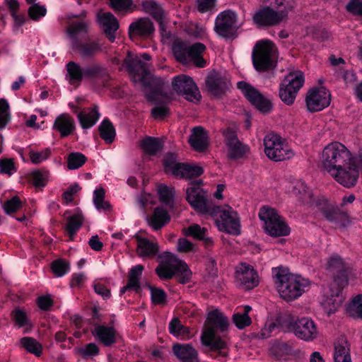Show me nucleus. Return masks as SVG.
I'll return each instance as SVG.
<instances>
[{
	"label": "nucleus",
	"mask_w": 362,
	"mask_h": 362,
	"mask_svg": "<svg viewBox=\"0 0 362 362\" xmlns=\"http://www.w3.org/2000/svg\"><path fill=\"white\" fill-rule=\"evenodd\" d=\"M321 165L325 171L344 187L349 188L356 185L358 173L355 159L341 143L332 142L324 148Z\"/></svg>",
	"instance_id": "nucleus-1"
},
{
	"label": "nucleus",
	"mask_w": 362,
	"mask_h": 362,
	"mask_svg": "<svg viewBox=\"0 0 362 362\" xmlns=\"http://www.w3.org/2000/svg\"><path fill=\"white\" fill-rule=\"evenodd\" d=\"M328 269L337 273V276L331 285L330 297H327L323 302V306L327 313L329 315L334 313L343 301L341 292L343 288L348 284V269L349 267L339 256L332 257L327 263Z\"/></svg>",
	"instance_id": "nucleus-2"
},
{
	"label": "nucleus",
	"mask_w": 362,
	"mask_h": 362,
	"mask_svg": "<svg viewBox=\"0 0 362 362\" xmlns=\"http://www.w3.org/2000/svg\"><path fill=\"white\" fill-rule=\"evenodd\" d=\"M207 322L202 335V344L209 346L212 351H217L220 356L226 357L228 354L226 341L216 334V329L224 332L228 329V321L226 317L218 310H213L207 314Z\"/></svg>",
	"instance_id": "nucleus-3"
},
{
	"label": "nucleus",
	"mask_w": 362,
	"mask_h": 362,
	"mask_svg": "<svg viewBox=\"0 0 362 362\" xmlns=\"http://www.w3.org/2000/svg\"><path fill=\"white\" fill-rule=\"evenodd\" d=\"M276 286L280 297L286 301L298 298L310 285V281L300 275L291 273L288 269L278 267L274 269Z\"/></svg>",
	"instance_id": "nucleus-4"
},
{
	"label": "nucleus",
	"mask_w": 362,
	"mask_h": 362,
	"mask_svg": "<svg viewBox=\"0 0 362 362\" xmlns=\"http://www.w3.org/2000/svg\"><path fill=\"white\" fill-rule=\"evenodd\" d=\"M158 266L156 273L163 280L170 279L177 274L180 283L185 284L190 281L192 272L187 264L180 259L175 254L165 251L158 255Z\"/></svg>",
	"instance_id": "nucleus-5"
},
{
	"label": "nucleus",
	"mask_w": 362,
	"mask_h": 362,
	"mask_svg": "<svg viewBox=\"0 0 362 362\" xmlns=\"http://www.w3.org/2000/svg\"><path fill=\"white\" fill-rule=\"evenodd\" d=\"M277 9L265 6L255 12L252 19L258 27H272L281 23L287 18L293 9L292 2L287 0H276Z\"/></svg>",
	"instance_id": "nucleus-6"
},
{
	"label": "nucleus",
	"mask_w": 362,
	"mask_h": 362,
	"mask_svg": "<svg viewBox=\"0 0 362 362\" xmlns=\"http://www.w3.org/2000/svg\"><path fill=\"white\" fill-rule=\"evenodd\" d=\"M277 49L269 40L256 42L252 52V64L257 71H267L275 66Z\"/></svg>",
	"instance_id": "nucleus-7"
},
{
	"label": "nucleus",
	"mask_w": 362,
	"mask_h": 362,
	"mask_svg": "<svg viewBox=\"0 0 362 362\" xmlns=\"http://www.w3.org/2000/svg\"><path fill=\"white\" fill-rule=\"evenodd\" d=\"M207 214L215 218V223L219 230L234 235L240 234V218L237 212L230 206H213Z\"/></svg>",
	"instance_id": "nucleus-8"
},
{
	"label": "nucleus",
	"mask_w": 362,
	"mask_h": 362,
	"mask_svg": "<svg viewBox=\"0 0 362 362\" xmlns=\"http://www.w3.org/2000/svg\"><path fill=\"white\" fill-rule=\"evenodd\" d=\"M259 219L264 222L265 232L272 237L286 236L290 233V228L276 209L263 206L259 212Z\"/></svg>",
	"instance_id": "nucleus-9"
},
{
	"label": "nucleus",
	"mask_w": 362,
	"mask_h": 362,
	"mask_svg": "<svg viewBox=\"0 0 362 362\" xmlns=\"http://www.w3.org/2000/svg\"><path fill=\"white\" fill-rule=\"evenodd\" d=\"M264 146L266 156L274 161L290 159L294 155L286 141L275 133H269L265 136Z\"/></svg>",
	"instance_id": "nucleus-10"
},
{
	"label": "nucleus",
	"mask_w": 362,
	"mask_h": 362,
	"mask_svg": "<svg viewBox=\"0 0 362 362\" xmlns=\"http://www.w3.org/2000/svg\"><path fill=\"white\" fill-rule=\"evenodd\" d=\"M163 163L165 172L177 178L191 179L203 173L200 166L177 163L176 156L172 153L165 156Z\"/></svg>",
	"instance_id": "nucleus-11"
},
{
	"label": "nucleus",
	"mask_w": 362,
	"mask_h": 362,
	"mask_svg": "<svg viewBox=\"0 0 362 362\" xmlns=\"http://www.w3.org/2000/svg\"><path fill=\"white\" fill-rule=\"evenodd\" d=\"M304 82V76L301 71L290 73L287 75L280 85L279 97L281 100L288 105H292Z\"/></svg>",
	"instance_id": "nucleus-12"
},
{
	"label": "nucleus",
	"mask_w": 362,
	"mask_h": 362,
	"mask_svg": "<svg viewBox=\"0 0 362 362\" xmlns=\"http://www.w3.org/2000/svg\"><path fill=\"white\" fill-rule=\"evenodd\" d=\"M151 57L147 53L140 56L131 52L128 53L124 59V64L131 76L132 81L134 83H143L145 76L148 74V64L144 61H150Z\"/></svg>",
	"instance_id": "nucleus-13"
},
{
	"label": "nucleus",
	"mask_w": 362,
	"mask_h": 362,
	"mask_svg": "<svg viewBox=\"0 0 362 362\" xmlns=\"http://www.w3.org/2000/svg\"><path fill=\"white\" fill-rule=\"evenodd\" d=\"M238 28V15L232 10L221 12L215 19L214 30L223 38L235 37Z\"/></svg>",
	"instance_id": "nucleus-14"
},
{
	"label": "nucleus",
	"mask_w": 362,
	"mask_h": 362,
	"mask_svg": "<svg viewBox=\"0 0 362 362\" xmlns=\"http://www.w3.org/2000/svg\"><path fill=\"white\" fill-rule=\"evenodd\" d=\"M223 141L227 148V155L230 159H239L250 152V147L240 141L236 130L227 127L222 130Z\"/></svg>",
	"instance_id": "nucleus-15"
},
{
	"label": "nucleus",
	"mask_w": 362,
	"mask_h": 362,
	"mask_svg": "<svg viewBox=\"0 0 362 362\" xmlns=\"http://www.w3.org/2000/svg\"><path fill=\"white\" fill-rule=\"evenodd\" d=\"M173 89L178 94L185 96L189 101H199L201 95L193 79L187 75H178L172 80Z\"/></svg>",
	"instance_id": "nucleus-16"
},
{
	"label": "nucleus",
	"mask_w": 362,
	"mask_h": 362,
	"mask_svg": "<svg viewBox=\"0 0 362 362\" xmlns=\"http://www.w3.org/2000/svg\"><path fill=\"white\" fill-rule=\"evenodd\" d=\"M186 194L187 202L198 213L207 214L213 206L212 204L207 200L205 192L197 184H192L189 187Z\"/></svg>",
	"instance_id": "nucleus-17"
},
{
	"label": "nucleus",
	"mask_w": 362,
	"mask_h": 362,
	"mask_svg": "<svg viewBox=\"0 0 362 362\" xmlns=\"http://www.w3.org/2000/svg\"><path fill=\"white\" fill-rule=\"evenodd\" d=\"M291 329L296 337L305 341H313L319 336L317 325L308 317L297 319L292 325Z\"/></svg>",
	"instance_id": "nucleus-18"
},
{
	"label": "nucleus",
	"mask_w": 362,
	"mask_h": 362,
	"mask_svg": "<svg viewBox=\"0 0 362 362\" xmlns=\"http://www.w3.org/2000/svg\"><path fill=\"white\" fill-rule=\"evenodd\" d=\"M235 280L244 289H252L259 284L257 272L245 262H241L235 267Z\"/></svg>",
	"instance_id": "nucleus-19"
},
{
	"label": "nucleus",
	"mask_w": 362,
	"mask_h": 362,
	"mask_svg": "<svg viewBox=\"0 0 362 362\" xmlns=\"http://www.w3.org/2000/svg\"><path fill=\"white\" fill-rule=\"evenodd\" d=\"M318 208L323 216L337 227H344L349 223L347 214L325 199L320 201Z\"/></svg>",
	"instance_id": "nucleus-20"
},
{
	"label": "nucleus",
	"mask_w": 362,
	"mask_h": 362,
	"mask_svg": "<svg viewBox=\"0 0 362 362\" xmlns=\"http://www.w3.org/2000/svg\"><path fill=\"white\" fill-rule=\"evenodd\" d=\"M330 102V93L323 87L310 90L305 98L307 108L312 112L322 110L329 105Z\"/></svg>",
	"instance_id": "nucleus-21"
},
{
	"label": "nucleus",
	"mask_w": 362,
	"mask_h": 362,
	"mask_svg": "<svg viewBox=\"0 0 362 362\" xmlns=\"http://www.w3.org/2000/svg\"><path fill=\"white\" fill-rule=\"evenodd\" d=\"M238 88L242 90L247 99L259 111L268 112L272 110L271 101L264 98L257 90L244 81L238 83Z\"/></svg>",
	"instance_id": "nucleus-22"
},
{
	"label": "nucleus",
	"mask_w": 362,
	"mask_h": 362,
	"mask_svg": "<svg viewBox=\"0 0 362 362\" xmlns=\"http://www.w3.org/2000/svg\"><path fill=\"white\" fill-rule=\"evenodd\" d=\"M153 31V24L148 18H139L132 22L129 27V35L132 39L137 37L147 38Z\"/></svg>",
	"instance_id": "nucleus-23"
},
{
	"label": "nucleus",
	"mask_w": 362,
	"mask_h": 362,
	"mask_svg": "<svg viewBox=\"0 0 362 362\" xmlns=\"http://www.w3.org/2000/svg\"><path fill=\"white\" fill-rule=\"evenodd\" d=\"M229 82L219 73L211 72L206 78V86L209 93L215 96L223 95L229 88Z\"/></svg>",
	"instance_id": "nucleus-24"
},
{
	"label": "nucleus",
	"mask_w": 362,
	"mask_h": 362,
	"mask_svg": "<svg viewBox=\"0 0 362 362\" xmlns=\"http://www.w3.org/2000/svg\"><path fill=\"white\" fill-rule=\"evenodd\" d=\"M98 21L110 42L115 40V32L119 28L117 18L110 12H100L97 15Z\"/></svg>",
	"instance_id": "nucleus-25"
},
{
	"label": "nucleus",
	"mask_w": 362,
	"mask_h": 362,
	"mask_svg": "<svg viewBox=\"0 0 362 362\" xmlns=\"http://www.w3.org/2000/svg\"><path fill=\"white\" fill-rule=\"evenodd\" d=\"M52 128L59 133L61 137H66L76 129L74 119L69 114H61L55 119Z\"/></svg>",
	"instance_id": "nucleus-26"
},
{
	"label": "nucleus",
	"mask_w": 362,
	"mask_h": 362,
	"mask_svg": "<svg viewBox=\"0 0 362 362\" xmlns=\"http://www.w3.org/2000/svg\"><path fill=\"white\" fill-rule=\"evenodd\" d=\"M84 79H88L94 83L98 82L103 86L110 79L107 69L100 64H92L84 68Z\"/></svg>",
	"instance_id": "nucleus-27"
},
{
	"label": "nucleus",
	"mask_w": 362,
	"mask_h": 362,
	"mask_svg": "<svg viewBox=\"0 0 362 362\" xmlns=\"http://www.w3.org/2000/svg\"><path fill=\"white\" fill-rule=\"evenodd\" d=\"M173 352L182 362H199L198 353L189 344H176Z\"/></svg>",
	"instance_id": "nucleus-28"
},
{
	"label": "nucleus",
	"mask_w": 362,
	"mask_h": 362,
	"mask_svg": "<svg viewBox=\"0 0 362 362\" xmlns=\"http://www.w3.org/2000/svg\"><path fill=\"white\" fill-rule=\"evenodd\" d=\"M73 49L83 59H90L101 50V45L98 41H88L81 43H74Z\"/></svg>",
	"instance_id": "nucleus-29"
},
{
	"label": "nucleus",
	"mask_w": 362,
	"mask_h": 362,
	"mask_svg": "<svg viewBox=\"0 0 362 362\" xmlns=\"http://www.w3.org/2000/svg\"><path fill=\"white\" fill-rule=\"evenodd\" d=\"M144 266L137 264L131 268L128 273V282L126 286L120 289V293L123 294L127 291L134 290L138 291L140 288V278L144 271Z\"/></svg>",
	"instance_id": "nucleus-30"
},
{
	"label": "nucleus",
	"mask_w": 362,
	"mask_h": 362,
	"mask_svg": "<svg viewBox=\"0 0 362 362\" xmlns=\"http://www.w3.org/2000/svg\"><path fill=\"white\" fill-rule=\"evenodd\" d=\"M185 236L192 237L195 240L202 241L206 246L212 245L213 240L208 236V230L205 227H201L199 224L194 223L187 228L182 229Z\"/></svg>",
	"instance_id": "nucleus-31"
},
{
	"label": "nucleus",
	"mask_w": 362,
	"mask_h": 362,
	"mask_svg": "<svg viewBox=\"0 0 362 362\" xmlns=\"http://www.w3.org/2000/svg\"><path fill=\"white\" fill-rule=\"evenodd\" d=\"M159 251V245L156 242H151L148 239L137 238L136 252L143 258H151Z\"/></svg>",
	"instance_id": "nucleus-32"
},
{
	"label": "nucleus",
	"mask_w": 362,
	"mask_h": 362,
	"mask_svg": "<svg viewBox=\"0 0 362 362\" xmlns=\"http://www.w3.org/2000/svg\"><path fill=\"white\" fill-rule=\"evenodd\" d=\"M94 337L106 346L113 344L115 340L116 332L114 327L105 325H97L92 332Z\"/></svg>",
	"instance_id": "nucleus-33"
},
{
	"label": "nucleus",
	"mask_w": 362,
	"mask_h": 362,
	"mask_svg": "<svg viewBox=\"0 0 362 362\" xmlns=\"http://www.w3.org/2000/svg\"><path fill=\"white\" fill-rule=\"evenodd\" d=\"M189 142L194 150L203 151L208 146L206 132L201 127L194 128L189 136Z\"/></svg>",
	"instance_id": "nucleus-34"
},
{
	"label": "nucleus",
	"mask_w": 362,
	"mask_h": 362,
	"mask_svg": "<svg viewBox=\"0 0 362 362\" xmlns=\"http://www.w3.org/2000/svg\"><path fill=\"white\" fill-rule=\"evenodd\" d=\"M334 360V362H351L348 341L344 337L335 341Z\"/></svg>",
	"instance_id": "nucleus-35"
},
{
	"label": "nucleus",
	"mask_w": 362,
	"mask_h": 362,
	"mask_svg": "<svg viewBox=\"0 0 362 362\" xmlns=\"http://www.w3.org/2000/svg\"><path fill=\"white\" fill-rule=\"evenodd\" d=\"M205 50L206 46L201 42H196L189 46V62H192L197 67L206 66V62L202 56Z\"/></svg>",
	"instance_id": "nucleus-36"
},
{
	"label": "nucleus",
	"mask_w": 362,
	"mask_h": 362,
	"mask_svg": "<svg viewBox=\"0 0 362 362\" xmlns=\"http://www.w3.org/2000/svg\"><path fill=\"white\" fill-rule=\"evenodd\" d=\"M66 78L70 84L79 83L84 79V68L74 62H69L66 65Z\"/></svg>",
	"instance_id": "nucleus-37"
},
{
	"label": "nucleus",
	"mask_w": 362,
	"mask_h": 362,
	"mask_svg": "<svg viewBox=\"0 0 362 362\" xmlns=\"http://www.w3.org/2000/svg\"><path fill=\"white\" fill-rule=\"evenodd\" d=\"M142 10L151 15L158 21H161L164 16L165 12L163 7L154 0H145L141 4Z\"/></svg>",
	"instance_id": "nucleus-38"
},
{
	"label": "nucleus",
	"mask_w": 362,
	"mask_h": 362,
	"mask_svg": "<svg viewBox=\"0 0 362 362\" xmlns=\"http://www.w3.org/2000/svg\"><path fill=\"white\" fill-rule=\"evenodd\" d=\"M170 221L168 213L161 207H157L149 218V224L154 230H159Z\"/></svg>",
	"instance_id": "nucleus-39"
},
{
	"label": "nucleus",
	"mask_w": 362,
	"mask_h": 362,
	"mask_svg": "<svg viewBox=\"0 0 362 362\" xmlns=\"http://www.w3.org/2000/svg\"><path fill=\"white\" fill-rule=\"evenodd\" d=\"M100 116L97 107H94L88 112H79L77 117L83 129H89L96 124Z\"/></svg>",
	"instance_id": "nucleus-40"
},
{
	"label": "nucleus",
	"mask_w": 362,
	"mask_h": 362,
	"mask_svg": "<svg viewBox=\"0 0 362 362\" xmlns=\"http://www.w3.org/2000/svg\"><path fill=\"white\" fill-rule=\"evenodd\" d=\"M173 53L177 61L182 64L189 63V45L183 42H175L172 47Z\"/></svg>",
	"instance_id": "nucleus-41"
},
{
	"label": "nucleus",
	"mask_w": 362,
	"mask_h": 362,
	"mask_svg": "<svg viewBox=\"0 0 362 362\" xmlns=\"http://www.w3.org/2000/svg\"><path fill=\"white\" fill-rule=\"evenodd\" d=\"M100 137L107 143L115 140L116 132L112 124L108 119H104L98 127Z\"/></svg>",
	"instance_id": "nucleus-42"
},
{
	"label": "nucleus",
	"mask_w": 362,
	"mask_h": 362,
	"mask_svg": "<svg viewBox=\"0 0 362 362\" xmlns=\"http://www.w3.org/2000/svg\"><path fill=\"white\" fill-rule=\"evenodd\" d=\"M83 221V215L80 213L74 214L67 220L66 231L70 238H73L80 229Z\"/></svg>",
	"instance_id": "nucleus-43"
},
{
	"label": "nucleus",
	"mask_w": 362,
	"mask_h": 362,
	"mask_svg": "<svg viewBox=\"0 0 362 362\" xmlns=\"http://www.w3.org/2000/svg\"><path fill=\"white\" fill-rule=\"evenodd\" d=\"M141 147L146 153L154 155L162 148V143L159 139L149 136L141 141Z\"/></svg>",
	"instance_id": "nucleus-44"
},
{
	"label": "nucleus",
	"mask_w": 362,
	"mask_h": 362,
	"mask_svg": "<svg viewBox=\"0 0 362 362\" xmlns=\"http://www.w3.org/2000/svg\"><path fill=\"white\" fill-rule=\"evenodd\" d=\"M105 190L102 187L96 189L93 192V204L98 211H107L110 210V203L105 200Z\"/></svg>",
	"instance_id": "nucleus-45"
},
{
	"label": "nucleus",
	"mask_w": 362,
	"mask_h": 362,
	"mask_svg": "<svg viewBox=\"0 0 362 362\" xmlns=\"http://www.w3.org/2000/svg\"><path fill=\"white\" fill-rule=\"evenodd\" d=\"M88 26L87 22L84 21L72 22L67 28L68 35L72 39H76L78 36L87 33Z\"/></svg>",
	"instance_id": "nucleus-46"
},
{
	"label": "nucleus",
	"mask_w": 362,
	"mask_h": 362,
	"mask_svg": "<svg viewBox=\"0 0 362 362\" xmlns=\"http://www.w3.org/2000/svg\"><path fill=\"white\" fill-rule=\"evenodd\" d=\"M22 346L28 352L40 356L42 354V345L34 338L23 337L21 339Z\"/></svg>",
	"instance_id": "nucleus-47"
},
{
	"label": "nucleus",
	"mask_w": 362,
	"mask_h": 362,
	"mask_svg": "<svg viewBox=\"0 0 362 362\" xmlns=\"http://www.w3.org/2000/svg\"><path fill=\"white\" fill-rule=\"evenodd\" d=\"M346 311L350 316L362 319V295H358L352 299Z\"/></svg>",
	"instance_id": "nucleus-48"
},
{
	"label": "nucleus",
	"mask_w": 362,
	"mask_h": 362,
	"mask_svg": "<svg viewBox=\"0 0 362 362\" xmlns=\"http://www.w3.org/2000/svg\"><path fill=\"white\" fill-rule=\"evenodd\" d=\"M170 333L177 337L185 339L188 337L189 330L188 328L184 327L178 319H173L169 324Z\"/></svg>",
	"instance_id": "nucleus-49"
},
{
	"label": "nucleus",
	"mask_w": 362,
	"mask_h": 362,
	"mask_svg": "<svg viewBox=\"0 0 362 362\" xmlns=\"http://www.w3.org/2000/svg\"><path fill=\"white\" fill-rule=\"evenodd\" d=\"M158 193L160 202L169 206H172L174 197V189L170 188L165 185H160L158 187Z\"/></svg>",
	"instance_id": "nucleus-50"
},
{
	"label": "nucleus",
	"mask_w": 362,
	"mask_h": 362,
	"mask_svg": "<svg viewBox=\"0 0 362 362\" xmlns=\"http://www.w3.org/2000/svg\"><path fill=\"white\" fill-rule=\"evenodd\" d=\"M167 101L158 102L155 103V107L151 111V116L155 119H163L170 114Z\"/></svg>",
	"instance_id": "nucleus-51"
},
{
	"label": "nucleus",
	"mask_w": 362,
	"mask_h": 362,
	"mask_svg": "<svg viewBox=\"0 0 362 362\" xmlns=\"http://www.w3.org/2000/svg\"><path fill=\"white\" fill-rule=\"evenodd\" d=\"M86 161V157L81 153H71L68 156V168L75 170L81 167Z\"/></svg>",
	"instance_id": "nucleus-52"
},
{
	"label": "nucleus",
	"mask_w": 362,
	"mask_h": 362,
	"mask_svg": "<svg viewBox=\"0 0 362 362\" xmlns=\"http://www.w3.org/2000/svg\"><path fill=\"white\" fill-rule=\"evenodd\" d=\"M148 288L151 291V298L153 304L164 305L166 303V293L163 289L151 286H149Z\"/></svg>",
	"instance_id": "nucleus-53"
},
{
	"label": "nucleus",
	"mask_w": 362,
	"mask_h": 362,
	"mask_svg": "<svg viewBox=\"0 0 362 362\" xmlns=\"http://www.w3.org/2000/svg\"><path fill=\"white\" fill-rule=\"evenodd\" d=\"M51 155V150L49 148H45L40 151H30L29 152V157L30 160L34 164H40L46 160Z\"/></svg>",
	"instance_id": "nucleus-54"
},
{
	"label": "nucleus",
	"mask_w": 362,
	"mask_h": 362,
	"mask_svg": "<svg viewBox=\"0 0 362 362\" xmlns=\"http://www.w3.org/2000/svg\"><path fill=\"white\" fill-rule=\"evenodd\" d=\"M28 16L33 21H38L47 13V9L39 4H33L28 8Z\"/></svg>",
	"instance_id": "nucleus-55"
},
{
	"label": "nucleus",
	"mask_w": 362,
	"mask_h": 362,
	"mask_svg": "<svg viewBox=\"0 0 362 362\" xmlns=\"http://www.w3.org/2000/svg\"><path fill=\"white\" fill-rule=\"evenodd\" d=\"M9 105L5 99H0V129L6 127L10 119Z\"/></svg>",
	"instance_id": "nucleus-56"
},
{
	"label": "nucleus",
	"mask_w": 362,
	"mask_h": 362,
	"mask_svg": "<svg viewBox=\"0 0 362 362\" xmlns=\"http://www.w3.org/2000/svg\"><path fill=\"white\" fill-rule=\"evenodd\" d=\"M52 269L57 276L61 277L69 272V265L62 259H57L52 263Z\"/></svg>",
	"instance_id": "nucleus-57"
},
{
	"label": "nucleus",
	"mask_w": 362,
	"mask_h": 362,
	"mask_svg": "<svg viewBox=\"0 0 362 362\" xmlns=\"http://www.w3.org/2000/svg\"><path fill=\"white\" fill-rule=\"evenodd\" d=\"M233 320L239 329H243L251 324V319L246 313H235L233 316Z\"/></svg>",
	"instance_id": "nucleus-58"
},
{
	"label": "nucleus",
	"mask_w": 362,
	"mask_h": 362,
	"mask_svg": "<svg viewBox=\"0 0 362 362\" xmlns=\"http://www.w3.org/2000/svg\"><path fill=\"white\" fill-rule=\"evenodd\" d=\"M22 207V202L18 197H13L6 201L4 204V209L7 214L16 212Z\"/></svg>",
	"instance_id": "nucleus-59"
},
{
	"label": "nucleus",
	"mask_w": 362,
	"mask_h": 362,
	"mask_svg": "<svg viewBox=\"0 0 362 362\" xmlns=\"http://www.w3.org/2000/svg\"><path fill=\"white\" fill-rule=\"evenodd\" d=\"M99 353V349L98 346L94 343H90L79 349V354L83 358H88L98 355Z\"/></svg>",
	"instance_id": "nucleus-60"
},
{
	"label": "nucleus",
	"mask_w": 362,
	"mask_h": 362,
	"mask_svg": "<svg viewBox=\"0 0 362 362\" xmlns=\"http://www.w3.org/2000/svg\"><path fill=\"white\" fill-rule=\"evenodd\" d=\"M12 317L15 323L19 327H23L28 325V319L26 313L19 309L15 310L12 313Z\"/></svg>",
	"instance_id": "nucleus-61"
},
{
	"label": "nucleus",
	"mask_w": 362,
	"mask_h": 362,
	"mask_svg": "<svg viewBox=\"0 0 362 362\" xmlns=\"http://www.w3.org/2000/svg\"><path fill=\"white\" fill-rule=\"evenodd\" d=\"M48 172L35 171L32 174L33 182L36 187H44L46 185Z\"/></svg>",
	"instance_id": "nucleus-62"
},
{
	"label": "nucleus",
	"mask_w": 362,
	"mask_h": 362,
	"mask_svg": "<svg viewBox=\"0 0 362 362\" xmlns=\"http://www.w3.org/2000/svg\"><path fill=\"white\" fill-rule=\"evenodd\" d=\"M194 250V245L186 238H180L177 243V250L180 252H189Z\"/></svg>",
	"instance_id": "nucleus-63"
},
{
	"label": "nucleus",
	"mask_w": 362,
	"mask_h": 362,
	"mask_svg": "<svg viewBox=\"0 0 362 362\" xmlns=\"http://www.w3.org/2000/svg\"><path fill=\"white\" fill-rule=\"evenodd\" d=\"M346 9L354 15L362 16V0H351Z\"/></svg>",
	"instance_id": "nucleus-64"
}]
</instances>
